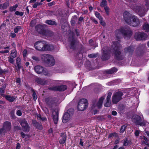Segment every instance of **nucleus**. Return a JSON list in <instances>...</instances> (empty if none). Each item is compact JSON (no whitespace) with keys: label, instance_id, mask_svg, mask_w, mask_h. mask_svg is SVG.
<instances>
[{"label":"nucleus","instance_id":"obj_17","mask_svg":"<svg viewBox=\"0 0 149 149\" xmlns=\"http://www.w3.org/2000/svg\"><path fill=\"white\" fill-rule=\"evenodd\" d=\"M11 123L9 122H5L3 125V129L6 131H9L11 128Z\"/></svg>","mask_w":149,"mask_h":149},{"label":"nucleus","instance_id":"obj_23","mask_svg":"<svg viewBox=\"0 0 149 149\" xmlns=\"http://www.w3.org/2000/svg\"><path fill=\"white\" fill-rule=\"evenodd\" d=\"M36 82L38 84L42 85H44L47 84V82L44 80L40 78H38L36 79Z\"/></svg>","mask_w":149,"mask_h":149},{"label":"nucleus","instance_id":"obj_6","mask_svg":"<svg viewBox=\"0 0 149 149\" xmlns=\"http://www.w3.org/2000/svg\"><path fill=\"white\" fill-rule=\"evenodd\" d=\"M113 45L115 47L114 50H115L114 54L115 56L117 59L121 60L122 58L120 57V52L119 51L121 47V46L119 43L118 42H115L113 43Z\"/></svg>","mask_w":149,"mask_h":149},{"label":"nucleus","instance_id":"obj_53","mask_svg":"<svg viewBox=\"0 0 149 149\" xmlns=\"http://www.w3.org/2000/svg\"><path fill=\"white\" fill-rule=\"evenodd\" d=\"M32 58L33 60H34L35 61H38L39 60V59H38V58L36 56H32Z\"/></svg>","mask_w":149,"mask_h":149},{"label":"nucleus","instance_id":"obj_4","mask_svg":"<svg viewBox=\"0 0 149 149\" xmlns=\"http://www.w3.org/2000/svg\"><path fill=\"white\" fill-rule=\"evenodd\" d=\"M87 100L85 99H80L78 102V109L80 111L84 110L88 106Z\"/></svg>","mask_w":149,"mask_h":149},{"label":"nucleus","instance_id":"obj_26","mask_svg":"<svg viewBox=\"0 0 149 149\" xmlns=\"http://www.w3.org/2000/svg\"><path fill=\"white\" fill-rule=\"evenodd\" d=\"M143 29L146 32L149 31V25L148 24H144L143 25Z\"/></svg>","mask_w":149,"mask_h":149},{"label":"nucleus","instance_id":"obj_5","mask_svg":"<svg viewBox=\"0 0 149 149\" xmlns=\"http://www.w3.org/2000/svg\"><path fill=\"white\" fill-rule=\"evenodd\" d=\"M143 116L142 115L139 116L135 115L132 117V120L136 125L143 126L144 125L145 123L143 122Z\"/></svg>","mask_w":149,"mask_h":149},{"label":"nucleus","instance_id":"obj_20","mask_svg":"<svg viewBox=\"0 0 149 149\" xmlns=\"http://www.w3.org/2000/svg\"><path fill=\"white\" fill-rule=\"evenodd\" d=\"M52 115L53 116V120L54 123L55 124H57L58 119V113L57 112L54 111L52 113Z\"/></svg>","mask_w":149,"mask_h":149},{"label":"nucleus","instance_id":"obj_48","mask_svg":"<svg viewBox=\"0 0 149 149\" xmlns=\"http://www.w3.org/2000/svg\"><path fill=\"white\" fill-rule=\"evenodd\" d=\"M140 131L138 130H136L135 133V135L136 136H139Z\"/></svg>","mask_w":149,"mask_h":149},{"label":"nucleus","instance_id":"obj_54","mask_svg":"<svg viewBox=\"0 0 149 149\" xmlns=\"http://www.w3.org/2000/svg\"><path fill=\"white\" fill-rule=\"evenodd\" d=\"M0 52L2 53H7L9 52V51L8 50H4L1 51Z\"/></svg>","mask_w":149,"mask_h":149},{"label":"nucleus","instance_id":"obj_3","mask_svg":"<svg viewBox=\"0 0 149 149\" xmlns=\"http://www.w3.org/2000/svg\"><path fill=\"white\" fill-rule=\"evenodd\" d=\"M42 60L51 66H53L55 63V61L53 56L47 54H43L41 56Z\"/></svg>","mask_w":149,"mask_h":149},{"label":"nucleus","instance_id":"obj_41","mask_svg":"<svg viewBox=\"0 0 149 149\" xmlns=\"http://www.w3.org/2000/svg\"><path fill=\"white\" fill-rule=\"evenodd\" d=\"M21 28L20 26H17L16 27L14 30V32L15 33H17L18 31H19V30L21 29Z\"/></svg>","mask_w":149,"mask_h":149},{"label":"nucleus","instance_id":"obj_21","mask_svg":"<svg viewBox=\"0 0 149 149\" xmlns=\"http://www.w3.org/2000/svg\"><path fill=\"white\" fill-rule=\"evenodd\" d=\"M43 48H44L45 50H43V51L50 50L53 49L54 47L52 45L49 44H46L45 42Z\"/></svg>","mask_w":149,"mask_h":149},{"label":"nucleus","instance_id":"obj_15","mask_svg":"<svg viewBox=\"0 0 149 149\" xmlns=\"http://www.w3.org/2000/svg\"><path fill=\"white\" fill-rule=\"evenodd\" d=\"M67 87L66 85H62L60 86L54 87L52 88H50V90L59 91H63L66 89Z\"/></svg>","mask_w":149,"mask_h":149},{"label":"nucleus","instance_id":"obj_61","mask_svg":"<svg viewBox=\"0 0 149 149\" xmlns=\"http://www.w3.org/2000/svg\"><path fill=\"white\" fill-rule=\"evenodd\" d=\"M93 21L95 24L98 23L97 22L95 19H93Z\"/></svg>","mask_w":149,"mask_h":149},{"label":"nucleus","instance_id":"obj_56","mask_svg":"<svg viewBox=\"0 0 149 149\" xmlns=\"http://www.w3.org/2000/svg\"><path fill=\"white\" fill-rule=\"evenodd\" d=\"M54 3H55L54 2V1H53L52 2L49 3L48 4V5L49 6H52V5H54Z\"/></svg>","mask_w":149,"mask_h":149},{"label":"nucleus","instance_id":"obj_14","mask_svg":"<svg viewBox=\"0 0 149 149\" xmlns=\"http://www.w3.org/2000/svg\"><path fill=\"white\" fill-rule=\"evenodd\" d=\"M70 112V111L69 110L64 114L62 119L63 123H66L70 120L71 116V115L69 113Z\"/></svg>","mask_w":149,"mask_h":149},{"label":"nucleus","instance_id":"obj_31","mask_svg":"<svg viewBox=\"0 0 149 149\" xmlns=\"http://www.w3.org/2000/svg\"><path fill=\"white\" fill-rule=\"evenodd\" d=\"M52 103L59 104L60 103L61 100H60L58 98H55L52 101Z\"/></svg>","mask_w":149,"mask_h":149},{"label":"nucleus","instance_id":"obj_45","mask_svg":"<svg viewBox=\"0 0 149 149\" xmlns=\"http://www.w3.org/2000/svg\"><path fill=\"white\" fill-rule=\"evenodd\" d=\"M104 9L106 13L108 15L109 12V8L107 6H105L104 7Z\"/></svg>","mask_w":149,"mask_h":149},{"label":"nucleus","instance_id":"obj_11","mask_svg":"<svg viewBox=\"0 0 149 149\" xmlns=\"http://www.w3.org/2000/svg\"><path fill=\"white\" fill-rule=\"evenodd\" d=\"M19 122L22 126L23 130L26 132H28L29 130V127L25 119L19 120Z\"/></svg>","mask_w":149,"mask_h":149},{"label":"nucleus","instance_id":"obj_16","mask_svg":"<svg viewBox=\"0 0 149 149\" xmlns=\"http://www.w3.org/2000/svg\"><path fill=\"white\" fill-rule=\"evenodd\" d=\"M112 93H109L108 94V95L106 98V102L104 104V106L107 107H109L111 105L110 98Z\"/></svg>","mask_w":149,"mask_h":149},{"label":"nucleus","instance_id":"obj_55","mask_svg":"<svg viewBox=\"0 0 149 149\" xmlns=\"http://www.w3.org/2000/svg\"><path fill=\"white\" fill-rule=\"evenodd\" d=\"M20 145L19 143H17V147L16 149H20L19 148L20 147Z\"/></svg>","mask_w":149,"mask_h":149},{"label":"nucleus","instance_id":"obj_7","mask_svg":"<svg viewBox=\"0 0 149 149\" xmlns=\"http://www.w3.org/2000/svg\"><path fill=\"white\" fill-rule=\"evenodd\" d=\"M123 95V93L121 92H116L112 96V102L113 104H116L122 99L121 97Z\"/></svg>","mask_w":149,"mask_h":149},{"label":"nucleus","instance_id":"obj_49","mask_svg":"<svg viewBox=\"0 0 149 149\" xmlns=\"http://www.w3.org/2000/svg\"><path fill=\"white\" fill-rule=\"evenodd\" d=\"M146 6L147 9L148 8L149 6V1L148 0H146Z\"/></svg>","mask_w":149,"mask_h":149},{"label":"nucleus","instance_id":"obj_22","mask_svg":"<svg viewBox=\"0 0 149 149\" xmlns=\"http://www.w3.org/2000/svg\"><path fill=\"white\" fill-rule=\"evenodd\" d=\"M105 98V96H103L99 99L98 102L97 104V107L98 108H100L102 106L103 101Z\"/></svg>","mask_w":149,"mask_h":149},{"label":"nucleus","instance_id":"obj_50","mask_svg":"<svg viewBox=\"0 0 149 149\" xmlns=\"http://www.w3.org/2000/svg\"><path fill=\"white\" fill-rule=\"evenodd\" d=\"M23 56L24 57H26L27 54V51L25 49L23 52Z\"/></svg>","mask_w":149,"mask_h":149},{"label":"nucleus","instance_id":"obj_36","mask_svg":"<svg viewBox=\"0 0 149 149\" xmlns=\"http://www.w3.org/2000/svg\"><path fill=\"white\" fill-rule=\"evenodd\" d=\"M134 50V48L132 46L126 49H125V51L131 52Z\"/></svg>","mask_w":149,"mask_h":149},{"label":"nucleus","instance_id":"obj_63","mask_svg":"<svg viewBox=\"0 0 149 149\" xmlns=\"http://www.w3.org/2000/svg\"><path fill=\"white\" fill-rule=\"evenodd\" d=\"M83 19V17H81L79 19V21H81Z\"/></svg>","mask_w":149,"mask_h":149},{"label":"nucleus","instance_id":"obj_2","mask_svg":"<svg viewBox=\"0 0 149 149\" xmlns=\"http://www.w3.org/2000/svg\"><path fill=\"white\" fill-rule=\"evenodd\" d=\"M115 35L117 38L123 36L125 39L130 37L132 35L131 30L127 27H121L115 31Z\"/></svg>","mask_w":149,"mask_h":149},{"label":"nucleus","instance_id":"obj_43","mask_svg":"<svg viewBox=\"0 0 149 149\" xmlns=\"http://www.w3.org/2000/svg\"><path fill=\"white\" fill-rule=\"evenodd\" d=\"M8 61L11 63H13L14 62V60L13 58L11 56L8 57Z\"/></svg>","mask_w":149,"mask_h":149},{"label":"nucleus","instance_id":"obj_39","mask_svg":"<svg viewBox=\"0 0 149 149\" xmlns=\"http://www.w3.org/2000/svg\"><path fill=\"white\" fill-rule=\"evenodd\" d=\"M126 128V126L125 125H123L121 127V128L120 130V132L121 133H123L125 130Z\"/></svg>","mask_w":149,"mask_h":149},{"label":"nucleus","instance_id":"obj_42","mask_svg":"<svg viewBox=\"0 0 149 149\" xmlns=\"http://www.w3.org/2000/svg\"><path fill=\"white\" fill-rule=\"evenodd\" d=\"M106 4V1L105 0H103L101 2L100 4V6L103 7L105 6Z\"/></svg>","mask_w":149,"mask_h":149},{"label":"nucleus","instance_id":"obj_57","mask_svg":"<svg viewBox=\"0 0 149 149\" xmlns=\"http://www.w3.org/2000/svg\"><path fill=\"white\" fill-rule=\"evenodd\" d=\"M117 114V112L116 111H113L112 112V114L113 116H116Z\"/></svg>","mask_w":149,"mask_h":149},{"label":"nucleus","instance_id":"obj_19","mask_svg":"<svg viewBox=\"0 0 149 149\" xmlns=\"http://www.w3.org/2000/svg\"><path fill=\"white\" fill-rule=\"evenodd\" d=\"M140 139L141 140V142L142 145L145 144L148 146L149 144L146 142L149 141V139L147 138L144 136H140Z\"/></svg>","mask_w":149,"mask_h":149},{"label":"nucleus","instance_id":"obj_40","mask_svg":"<svg viewBox=\"0 0 149 149\" xmlns=\"http://www.w3.org/2000/svg\"><path fill=\"white\" fill-rule=\"evenodd\" d=\"M75 43V40L73 39L72 41L71 42L70 48H73L74 47V45Z\"/></svg>","mask_w":149,"mask_h":149},{"label":"nucleus","instance_id":"obj_62","mask_svg":"<svg viewBox=\"0 0 149 149\" xmlns=\"http://www.w3.org/2000/svg\"><path fill=\"white\" fill-rule=\"evenodd\" d=\"M17 64V67H18V69L19 70V69L21 68V65H20V64Z\"/></svg>","mask_w":149,"mask_h":149},{"label":"nucleus","instance_id":"obj_37","mask_svg":"<svg viewBox=\"0 0 149 149\" xmlns=\"http://www.w3.org/2000/svg\"><path fill=\"white\" fill-rule=\"evenodd\" d=\"M24 14L23 12H20L18 11H16L15 13V14L17 15H19L20 16H22Z\"/></svg>","mask_w":149,"mask_h":149},{"label":"nucleus","instance_id":"obj_24","mask_svg":"<svg viewBox=\"0 0 149 149\" xmlns=\"http://www.w3.org/2000/svg\"><path fill=\"white\" fill-rule=\"evenodd\" d=\"M5 97L7 100L11 102H13L15 100V98L14 97L11 96L9 95H6Z\"/></svg>","mask_w":149,"mask_h":149},{"label":"nucleus","instance_id":"obj_52","mask_svg":"<svg viewBox=\"0 0 149 149\" xmlns=\"http://www.w3.org/2000/svg\"><path fill=\"white\" fill-rule=\"evenodd\" d=\"M38 5L37 4V2H36L35 3L33 6H32L34 8H36L38 6Z\"/></svg>","mask_w":149,"mask_h":149},{"label":"nucleus","instance_id":"obj_59","mask_svg":"<svg viewBox=\"0 0 149 149\" xmlns=\"http://www.w3.org/2000/svg\"><path fill=\"white\" fill-rule=\"evenodd\" d=\"M95 56V55L93 54H90L88 55V57L90 58L94 57Z\"/></svg>","mask_w":149,"mask_h":149},{"label":"nucleus","instance_id":"obj_27","mask_svg":"<svg viewBox=\"0 0 149 149\" xmlns=\"http://www.w3.org/2000/svg\"><path fill=\"white\" fill-rule=\"evenodd\" d=\"M65 136H61L59 138V142L61 144H63L65 142Z\"/></svg>","mask_w":149,"mask_h":149},{"label":"nucleus","instance_id":"obj_44","mask_svg":"<svg viewBox=\"0 0 149 149\" xmlns=\"http://www.w3.org/2000/svg\"><path fill=\"white\" fill-rule=\"evenodd\" d=\"M33 99L34 100H36L37 98V96L35 92H33L32 95Z\"/></svg>","mask_w":149,"mask_h":149},{"label":"nucleus","instance_id":"obj_46","mask_svg":"<svg viewBox=\"0 0 149 149\" xmlns=\"http://www.w3.org/2000/svg\"><path fill=\"white\" fill-rule=\"evenodd\" d=\"M16 114L17 116H20L22 115V113L21 111L18 110L17 111Z\"/></svg>","mask_w":149,"mask_h":149},{"label":"nucleus","instance_id":"obj_28","mask_svg":"<svg viewBox=\"0 0 149 149\" xmlns=\"http://www.w3.org/2000/svg\"><path fill=\"white\" fill-rule=\"evenodd\" d=\"M132 144V142L128 141L127 138L125 139L124 140L123 145L124 146H126Z\"/></svg>","mask_w":149,"mask_h":149},{"label":"nucleus","instance_id":"obj_29","mask_svg":"<svg viewBox=\"0 0 149 149\" xmlns=\"http://www.w3.org/2000/svg\"><path fill=\"white\" fill-rule=\"evenodd\" d=\"M36 121L35 120H33V123L35 125L36 127L38 129L41 130L42 129V126L40 124H38L36 123V124H35Z\"/></svg>","mask_w":149,"mask_h":149},{"label":"nucleus","instance_id":"obj_32","mask_svg":"<svg viewBox=\"0 0 149 149\" xmlns=\"http://www.w3.org/2000/svg\"><path fill=\"white\" fill-rule=\"evenodd\" d=\"M16 53L17 51L15 49L13 50L11 52L10 54L11 57H12L13 58L15 57L16 56Z\"/></svg>","mask_w":149,"mask_h":149},{"label":"nucleus","instance_id":"obj_18","mask_svg":"<svg viewBox=\"0 0 149 149\" xmlns=\"http://www.w3.org/2000/svg\"><path fill=\"white\" fill-rule=\"evenodd\" d=\"M103 55L102 56V58L103 60H106L107 59L109 56V54H110V51H105L104 49H102Z\"/></svg>","mask_w":149,"mask_h":149},{"label":"nucleus","instance_id":"obj_8","mask_svg":"<svg viewBox=\"0 0 149 149\" xmlns=\"http://www.w3.org/2000/svg\"><path fill=\"white\" fill-rule=\"evenodd\" d=\"M34 69L36 73L38 74L42 73V74L46 76H48L49 74L46 70L44 69L41 66L37 65L35 67Z\"/></svg>","mask_w":149,"mask_h":149},{"label":"nucleus","instance_id":"obj_33","mask_svg":"<svg viewBox=\"0 0 149 149\" xmlns=\"http://www.w3.org/2000/svg\"><path fill=\"white\" fill-rule=\"evenodd\" d=\"M5 88V86H3L0 88V94L3 96L5 95L3 94L4 92V90Z\"/></svg>","mask_w":149,"mask_h":149},{"label":"nucleus","instance_id":"obj_1","mask_svg":"<svg viewBox=\"0 0 149 149\" xmlns=\"http://www.w3.org/2000/svg\"><path fill=\"white\" fill-rule=\"evenodd\" d=\"M124 19L129 25L134 27L139 26L140 22L137 17L132 15L128 12L125 11L123 13Z\"/></svg>","mask_w":149,"mask_h":149},{"label":"nucleus","instance_id":"obj_34","mask_svg":"<svg viewBox=\"0 0 149 149\" xmlns=\"http://www.w3.org/2000/svg\"><path fill=\"white\" fill-rule=\"evenodd\" d=\"M95 15L96 17L98 18L99 20H101L102 19V17L101 16L100 13L97 12L95 13Z\"/></svg>","mask_w":149,"mask_h":149},{"label":"nucleus","instance_id":"obj_51","mask_svg":"<svg viewBox=\"0 0 149 149\" xmlns=\"http://www.w3.org/2000/svg\"><path fill=\"white\" fill-rule=\"evenodd\" d=\"M100 20V24L103 26H104L105 25V23L104 21H103L102 20V19L101 20Z\"/></svg>","mask_w":149,"mask_h":149},{"label":"nucleus","instance_id":"obj_64","mask_svg":"<svg viewBox=\"0 0 149 149\" xmlns=\"http://www.w3.org/2000/svg\"><path fill=\"white\" fill-rule=\"evenodd\" d=\"M119 142V140L118 139L116 140L115 142V144H118Z\"/></svg>","mask_w":149,"mask_h":149},{"label":"nucleus","instance_id":"obj_58","mask_svg":"<svg viewBox=\"0 0 149 149\" xmlns=\"http://www.w3.org/2000/svg\"><path fill=\"white\" fill-rule=\"evenodd\" d=\"M10 36L12 38H14L15 37L16 34L14 33H11Z\"/></svg>","mask_w":149,"mask_h":149},{"label":"nucleus","instance_id":"obj_9","mask_svg":"<svg viewBox=\"0 0 149 149\" xmlns=\"http://www.w3.org/2000/svg\"><path fill=\"white\" fill-rule=\"evenodd\" d=\"M36 29L38 32L43 35L46 36H49V31L44 30L43 26L41 25L36 26Z\"/></svg>","mask_w":149,"mask_h":149},{"label":"nucleus","instance_id":"obj_30","mask_svg":"<svg viewBox=\"0 0 149 149\" xmlns=\"http://www.w3.org/2000/svg\"><path fill=\"white\" fill-rule=\"evenodd\" d=\"M45 23L49 25H56V23L52 20H47L46 21Z\"/></svg>","mask_w":149,"mask_h":149},{"label":"nucleus","instance_id":"obj_10","mask_svg":"<svg viewBox=\"0 0 149 149\" xmlns=\"http://www.w3.org/2000/svg\"><path fill=\"white\" fill-rule=\"evenodd\" d=\"M45 44V42L44 41H38L35 44V48L38 50L43 51V50H45L44 48H43Z\"/></svg>","mask_w":149,"mask_h":149},{"label":"nucleus","instance_id":"obj_47","mask_svg":"<svg viewBox=\"0 0 149 149\" xmlns=\"http://www.w3.org/2000/svg\"><path fill=\"white\" fill-rule=\"evenodd\" d=\"M17 64H20L21 59L20 58L18 57L16 59Z\"/></svg>","mask_w":149,"mask_h":149},{"label":"nucleus","instance_id":"obj_60","mask_svg":"<svg viewBox=\"0 0 149 149\" xmlns=\"http://www.w3.org/2000/svg\"><path fill=\"white\" fill-rule=\"evenodd\" d=\"M20 81V79L19 78H17L16 79V82L17 83H19Z\"/></svg>","mask_w":149,"mask_h":149},{"label":"nucleus","instance_id":"obj_12","mask_svg":"<svg viewBox=\"0 0 149 149\" xmlns=\"http://www.w3.org/2000/svg\"><path fill=\"white\" fill-rule=\"evenodd\" d=\"M134 37L137 40H146L147 37V36L144 33L138 32L136 33Z\"/></svg>","mask_w":149,"mask_h":149},{"label":"nucleus","instance_id":"obj_13","mask_svg":"<svg viewBox=\"0 0 149 149\" xmlns=\"http://www.w3.org/2000/svg\"><path fill=\"white\" fill-rule=\"evenodd\" d=\"M135 10L136 12L141 17L144 15L146 11V9L141 6L136 7Z\"/></svg>","mask_w":149,"mask_h":149},{"label":"nucleus","instance_id":"obj_35","mask_svg":"<svg viewBox=\"0 0 149 149\" xmlns=\"http://www.w3.org/2000/svg\"><path fill=\"white\" fill-rule=\"evenodd\" d=\"M21 135L22 137L23 138H25V139H26V138H27L28 139V138H29V136L28 135L25 134L24 133L22 132H21Z\"/></svg>","mask_w":149,"mask_h":149},{"label":"nucleus","instance_id":"obj_38","mask_svg":"<svg viewBox=\"0 0 149 149\" xmlns=\"http://www.w3.org/2000/svg\"><path fill=\"white\" fill-rule=\"evenodd\" d=\"M18 5H15V6L11 7L10 8V10L11 11H13L15 10L16 8L17 7Z\"/></svg>","mask_w":149,"mask_h":149},{"label":"nucleus","instance_id":"obj_25","mask_svg":"<svg viewBox=\"0 0 149 149\" xmlns=\"http://www.w3.org/2000/svg\"><path fill=\"white\" fill-rule=\"evenodd\" d=\"M117 71V69L114 67L109 70H107L106 71V73L108 74H112L114 72H116Z\"/></svg>","mask_w":149,"mask_h":149}]
</instances>
